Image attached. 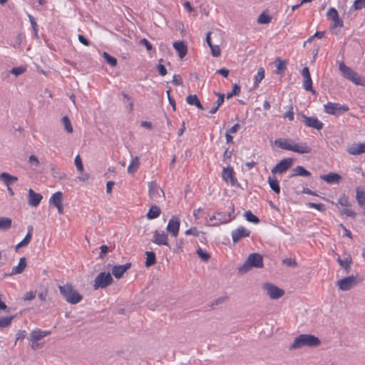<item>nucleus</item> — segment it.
Here are the masks:
<instances>
[{"label":"nucleus","instance_id":"f257e3e1","mask_svg":"<svg viewBox=\"0 0 365 365\" xmlns=\"http://www.w3.org/2000/svg\"><path fill=\"white\" fill-rule=\"evenodd\" d=\"M321 344L318 337L312 334H300L296 337L290 346V349H300L304 346L316 347Z\"/></svg>","mask_w":365,"mask_h":365},{"label":"nucleus","instance_id":"f03ea898","mask_svg":"<svg viewBox=\"0 0 365 365\" xmlns=\"http://www.w3.org/2000/svg\"><path fill=\"white\" fill-rule=\"evenodd\" d=\"M58 289L66 302L71 304H76L83 299L82 295L71 284L60 285Z\"/></svg>","mask_w":365,"mask_h":365},{"label":"nucleus","instance_id":"7ed1b4c3","mask_svg":"<svg viewBox=\"0 0 365 365\" xmlns=\"http://www.w3.org/2000/svg\"><path fill=\"white\" fill-rule=\"evenodd\" d=\"M339 69L344 78L350 81L355 85L365 86V78L361 77L351 68L346 66L343 61L339 63Z\"/></svg>","mask_w":365,"mask_h":365},{"label":"nucleus","instance_id":"20e7f679","mask_svg":"<svg viewBox=\"0 0 365 365\" xmlns=\"http://www.w3.org/2000/svg\"><path fill=\"white\" fill-rule=\"evenodd\" d=\"M348 110H349V108L345 104L328 102L324 105V111L335 116H339Z\"/></svg>","mask_w":365,"mask_h":365},{"label":"nucleus","instance_id":"39448f33","mask_svg":"<svg viewBox=\"0 0 365 365\" xmlns=\"http://www.w3.org/2000/svg\"><path fill=\"white\" fill-rule=\"evenodd\" d=\"M113 282L111 274L108 272H100L94 279L93 288L94 289L106 288L110 285Z\"/></svg>","mask_w":365,"mask_h":365},{"label":"nucleus","instance_id":"423d86ee","mask_svg":"<svg viewBox=\"0 0 365 365\" xmlns=\"http://www.w3.org/2000/svg\"><path fill=\"white\" fill-rule=\"evenodd\" d=\"M263 289L266 291L267 294L272 299H277L284 294L283 289L268 282L263 284Z\"/></svg>","mask_w":365,"mask_h":365},{"label":"nucleus","instance_id":"0eeeda50","mask_svg":"<svg viewBox=\"0 0 365 365\" xmlns=\"http://www.w3.org/2000/svg\"><path fill=\"white\" fill-rule=\"evenodd\" d=\"M300 120L303 122L306 126L315 128L318 130L322 129L323 123L321 122L318 118L315 116L308 117L304 114H300Z\"/></svg>","mask_w":365,"mask_h":365},{"label":"nucleus","instance_id":"6e6552de","mask_svg":"<svg viewBox=\"0 0 365 365\" xmlns=\"http://www.w3.org/2000/svg\"><path fill=\"white\" fill-rule=\"evenodd\" d=\"M293 164V159L291 158H284L280 160L272 169V174H282L286 172Z\"/></svg>","mask_w":365,"mask_h":365},{"label":"nucleus","instance_id":"1a4fd4ad","mask_svg":"<svg viewBox=\"0 0 365 365\" xmlns=\"http://www.w3.org/2000/svg\"><path fill=\"white\" fill-rule=\"evenodd\" d=\"M250 230L243 226H239L231 232L232 240L233 243H237L241 239L249 237L250 235Z\"/></svg>","mask_w":365,"mask_h":365},{"label":"nucleus","instance_id":"9d476101","mask_svg":"<svg viewBox=\"0 0 365 365\" xmlns=\"http://www.w3.org/2000/svg\"><path fill=\"white\" fill-rule=\"evenodd\" d=\"M356 284V277L354 275L344 277L337 281V285L342 291H348Z\"/></svg>","mask_w":365,"mask_h":365},{"label":"nucleus","instance_id":"9b49d317","mask_svg":"<svg viewBox=\"0 0 365 365\" xmlns=\"http://www.w3.org/2000/svg\"><path fill=\"white\" fill-rule=\"evenodd\" d=\"M180 221L178 217L173 216L168 221L166 230L173 237H177L180 230Z\"/></svg>","mask_w":365,"mask_h":365},{"label":"nucleus","instance_id":"f8f14e48","mask_svg":"<svg viewBox=\"0 0 365 365\" xmlns=\"http://www.w3.org/2000/svg\"><path fill=\"white\" fill-rule=\"evenodd\" d=\"M148 195L153 200H157L161 196L164 197V192L155 182L148 183Z\"/></svg>","mask_w":365,"mask_h":365},{"label":"nucleus","instance_id":"ddd939ff","mask_svg":"<svg viewBox=\"0 0 365 365\" xmlns=\"http://www.w3.org/2000/svg\"><path fill=\"white\" fill-rule=\"evenodd\" d=\"M151 241L158 245H165L169 247L168 237L164 231L155 230Z\"/></svg>","mask_w":365,"mask_h":365},{"label":"nucleus","instance_id":"4468645a","mask_svg":"<svg viewBox=\"0 0 365 365\" xmlns=\"http://www.w3.org/2000/svg\"><path fill=\"white\" fill-rule=\"evenodd\" d=\"M301 73L304 78L303 88L306 91L312 92V93H314L315 91L312 88V80L311 78L309 68H303Z\"/></svg>","mask_w":365,"mask_h":365},{"label":"nucleus","instance_id":"2eb2a0df","mask_svg":"<svg viewBox=\"0 0 365 365\" xmlns=\"http://www.w3.org/2000/svg\"><path fill=\"white\" fill-rule=\"evenodd\" d=\"M222 179L227 183H230L232 186L237 184V180L234 176L233 168L231 167L225 168L222 173Z\"/></svg>","mask_w":365,"mask_h":365},{"label":"nucleus","instance_id":"dca6fc26","mask_svg":"<svg viewBox=\"0 0 365 365\" xmlns=\"http://www.w3.org/2000/svg\"><path fill=\"white\" fill-rule=\"evenodd\" d=\"M247 260L252 267L261 268L263 267V259L258 253L250 254Z\"/></svg>","mask_w":365,"mask_h":365},{"label":"nucleus","instance_id":"f3484780","mask_svg":"<svg viewBox=\"0 0 365 365\" xmlns=\"http://www.w3.org/2000/svg\"><path fill=\"white\" fill-rule=\"evenodd\" d=\"M131 263L128 262L122 265H115L112 268V274L117 279L122 277L123 274L130 268Z\"/></svg>","mask_w":365,"mask_h":365},{"label":"nucleus","instance_id":"a211bd4d","mask_svg":"<svg viewBox=\"0 0 365 365\" xmlns=\"http://www.w3.org/2000/svg\"><path fill=\"white\" fill-rule=\"evenodd\" d=\"M217 222H212L211 226L218 227L221 225L227 224L234 220V217H227V213L220 211H216Z\"/></svg>","mask_w":365,"mask_h":365},{"label":"nucleus","instance_id":"6ab92c4d","mask_svg":"<svg viewBox=\"0 0 365 365\" xmlns=\"http://www.w3.org/2000/svg\"><path fill=\"white\" fill-rule=\"evenodd\" d=\"M42 198L43 197L40 193H36L32 189H29L28 201L29 205L37 207L40 204Z\"/></svg>","mask_w":365,"mask_h":365},{"label":"nucleus","instance_id":"aec40b11","mask_svg":"<svg viewBox=\"0 0 365 365\" xmlns=\"http://www.w3.org/2000/svg\"><path fill=\"white\" fill-rule=\"evenodd\" d=\"M51 334L49 331L34 330L30 333L29 340L31 342H37L42 338Z\"/></svg>","mask_w":365,"mask_h":365},{"label":"nucleus","instance_id":"412c9836","mask_svg":"<svg viewBox=\"0 0 365 365\" xmlns=\"http://www.w3.org/2000/svg\"><path fill=\"white\" fill-rule=\"evenodd\" d=\"M349 154L352 155H358L365 153V142L359 144L351 145L347 150Z\"/></svg>","mask_w":365,"mask_h":365},{"label":"nucleus","instance_id":"4be33fe9","mask_svg":"<svg viewBox=\"0 0 365 365\" xmlns=\"http://www.w3.org/2000/svg\"><path fill=\"white\" fill-rule=\"evenodd\" d=\"M320 178L329 184H338L341 180V175L335 173H329L327 175H321Z\"/></svg>","mask_w":365,"mask_h":365},{"label":"nucleus","instance_id":"5701e85b","mask_svg":"<svg viewBox=\"0 0 365 365\" xmlns=\"http://www.w3.org/2000/svg\"><path fill=\"white\" fill-rule=\"evenodd\" d=\"M292 151L299 154L310 153L312 148L306 143H293Z\"/></svg>","mask_w":365,"mask_h":365},{"label":"nucleus","instance_id":"b1692460","mask_svg":"<svg viewBox=\"0 0 365 365\" xmlns=\"http://www.w3.org/2000/svg\"><path fill=\"white\" fill-rule=\"evenodd\" d=\"M174 48L178 51V56L182 58L185 56L187 52V45L182 41H175L173 43Z\"/></svg>","mask_w":365,"mask_h":365},{"label":"nucleus","instance_id":"393cba45","mask_svg":"<svg viewBox=\"0 0 365 365\" xmlns=\"http://www.w3.org/2000/svg\"><path fill=\"white\" fill-rule=\"evenodd\" d=\"M274 144L281 149L292 151L293 144L289 139L278 138L274 140Z\"/></svg>","mask_w":365,"mask_h":365},{"label":"nucleus","instance_id":"a878e982","mask_svg":"<svg viewBox=\"0 0 365 365\" xmlns=\"http://www.w3.org/2000/svg\"><path fill=\"white\" fill-rule=\"evenodd\" d=\"M26 266V257H21L19 259V264L16 266H14L12 268L11 272L9 273V276H12L17 274H21L24 272L25 267Z\"/></svg>","mask_w":365,"mask_h":365},{"label":"nucleus","instance_id":"bb28decb","mask_svg":"<svg viewBox=\"0 0 365 365\" xmlns=\"http://www.w3.org/2000/svg\"><path fill=\"white\" fill-rule=\"evenodd\" d=\"M0 180L7 186L11 185L13 183L18 180V178L11 175L7 173H2L0 174Z\"/></svg>","mask_w":365,"mask_h":365},{"label":"nucleus","instance_id":"cd10ccee","mask_svg":"<svg viewBox=\"0 0 365 365\" xmlns=\"http://www.w3.org/2000/svg\"><path fill=\"white\" fill-rule=\"evenodd\" d=\"M336 261L344 269L345 272L348 273L351 269V264L352 262V259L350 257H347L344 259H341L339 256L336 258Z\"/></svg>","mask_w":365,"mask_h":365},{"label":"nucleus","instance_id":"c85d7f7f","mask_svg":"<svg viewBox=\"0 0 365 365\" xmlns=\"http://www.w3.org/2000/svg\"><path fill=\"white\" fill-rule=\"evenodd\" d=\"M63 201V193L61 191L56 192L53 193L49 199L50 205H53L54 207L62 204Z\"/></svg>","mask_w":365,"mask_h":365},{"label":"nucleus","instance_id":"c756f323","mask_svg":"<svg viewBox=\"0 0 365 365\" xmlns=\"http://www.w3.org/2000/svg\"><path fill=\"white\" fill-rule=\"evenodd\" d=\"M294 173L290 175V178L294 176H303V177H309L311 176V173L306 170L303 166L298 165L293 169Z\"/></svg>","mask_w":365,"mask_h":365},{"label":"nucleus","instance_id":"7c9ffc66","mask_svg":"<svg viewBox=\"0 0 365 365\" xmlns=\"http://www.w3.org/2000/svg\"><path fill=\"white\" fill-rule=\"evenodd\" d=\"M160 213H161V210L158 206L152 205L150 207L148 213L146 214V217L148 220H153V219L158 218L160 216Z\"/></svg>","mask_w":365,"mask_h":365},{"label":"nucleus","instance_id":"2f4dec72","mask_svg":"<svg viewBox=\"0 0 365 365\" xmlns=\"http://www.w3.org/2000/svg\"><path fill=\"white\" fill-rule=\"evenodd\" d=\"M186 102L190 106H195L197 108L204 110V107L195 94L187 96L186 98Z\"/></svg>","mask_w":365,"mask_h":365},{"label":"nucleus","instance_id":"473e14b6","mask_svg":"<svg viewBox=\"0 0 365 365\" xmlns=\"http://www.w3.org/2000/svg\"><path fill=\"white\" fill-rule=\"evenodd\" d=\"M12 225V220L9 217H0V230H9Z\"/></svg>","mask_w":365,"mask_h":365},{"label":"nucleus","instance_id":"72a5a7b5","mask_svg":"<svg viewBox=\"0 0 365 365\" xmlns=\"http://www.w3.org/2000/svg\"><path fill=\"white\" fill-rule=\"evenodd\" d=\"M139 165H140L139 159L136 156L131 160V161L128 167V170H127L128 173L129 174H134L138 169Z\"/></svg>","mask_w":365,"mask_h":365},{"label":"nucleus","instance_id":"f704fd0d","mask_svg":"<svg viewBox=\"0 0 365 365\" xmlns=\"http://www.w3.org/2000/svg\"><path fill=\"white\" fill-rule=\"evenodd\" d=\"M287 61L285 60H281L277 58L275 61V66L277 68V73L279 74L284 73L287 69Z\"/></svg>","mask_w":365,"mask_h":365},{"label":"nucleus","instance_id":"c9c22d12","mask_svg":"<svg viewBox=\"0 0 365 365\" xmlns=\"http://www.w3.org/2000/svg\"><path fill=\"white\" fill-rule=\"evenodd\" d=\"M267 182L269 185L270 188L277 194L280 192V187L279 185V181L276 178L269 177Z\"/></svg>","mask_w":365,"mask_h":365},{"label":"nucleus","instance_id":"e433bc0d","mask_svg":"<svg viewBox=\"0 0 365 365\" xmlns=\"http://www.w3.org/2000/svg\"><path fill=\"white\" fill-rule=\"evenodd\" d=\"M146 260H145V267H149L156 262V257L155 254L152 251H147L145 252Z\"/></svg>","mask_w":365,"mask_h":365},{"label":"nucleus","instance_id":"4c0bfd02","mask_svg":"<svg viewBox=\"0 0 365 365\" xmlns=\"http://www.w3.org/2000/svg\"><path fill=\"white\" fill-rule=\"evenodd\" d=\"M356 199L358 204L362 207L365 204V191L357 187L356 190Z\"/></svg>","mask_w":365,"mask_h":365},{"label":"nucleus","instance_id":"58836bf2","mask_svg":"<svg viewBox=\"0 0 365 365\" xmlns=\"http://www.w3.org/2000/svg\"><path fill=\"white\" fill-rule=\"evenodd\" d=\"M215 94L218 96V99L215 102V106H214L210 110V113L214 114L217 112L219 107L223 103L225 99V95L220 93H215Z\"/></svg>","mask_w":365,"mask_h":365},{"label":"nucleus","instance_id":"ea45409f","mask_svg":"<svg viewBox=\"0 0 365 365\" xmlns=\"http://www.w3.org/2000/svg\"><path fill=\"white\" fill-rule=\"evenodd\" d=\"M244 216L246 218V220L250 222L257 224L259 222V218L257 216H255L250 210L246 211L244 214Z\"/></svg>","mask_w":365,"mask_h":365},{"label":"nucleus","instance_id":"a19ab883","mask_svg":"<svg viewBox=\"0 0 365 365\" xmlns=\"http://www.w3.org/2000/svg\"><path fill=\"white\" fill-rule=\"evenodd\" d=\"M264 70L263 68H259L257 70V73L255 76L254 85L255 86H257L259 85V83L262 81V80L264 78Z\"/></svg>","mask_w":365,"mask_h":365},{"label":"nucleus","instance_id":"79ce46f5","mask_svg":"<svg viewBox=\"0 0 365 365\" xmlns=\"http://www.w3.org/2000/svg\"><path fill=\"white\" fill-rule=\"evenodd\" d=\"M103 56L108 64L111 66L112 67H115L117 65V60L115 58L111 56L107 52H103Z\"/></svg>","mask_w":365,"mask_h":365},{"label":"nucleus","instance_id":"37998d69","mask_svg":"<svg viewBox=\"0 0 365 365\" xmlns=\"http://www.w3.org/2000/svg\"><path fill=\"white\" fill-rule=\"evenodd\" d=\"M196 252L198 257L204 262H207L210 258V254L202 248H198Z\"/></svg>","mask_w":365,"mask_h":365},{"label":"nucleus","instance_id":"c03bdc74","mask_svg":"<svg viewBox=\"0 0 365 365\" xmlns=\"http://www.w3.org/2000/svg\"><path fill=\"white\" fill-rule=\"evenodd\" d=\"M272 17L267 14L265 12H262L257 19V23L261 24H269L271 21Z\"/></svg>","mask_w":365,"mask_h":365},{"label":"nucleus","instance_id":"a18cd8bd","mask_svg":"<svg viewBox=\"0 0 365 365\" xmlns=\"http://www.w3.org/2000/svg\"><path fill=\"white\" fill-rule=\"evenodd\" d=\"M252 267L250 264L247 260H246L241 266H240L237 269L238 273L240 274H244L249 272Z\"/></svg>","mask_w":365,"mask_h":365},{"label":"nucleus","instance_id":"49530a36","mask_svg":"<svg viewBox=\"0 0 365 365\" xmlns=\"http://www.w3.org/2000/svg\"><path fill=\"white\" fill-rule=\"evenodd\" d=\"M62 123L64 125V128L67 133H71L73 132V127L71 125V121L68 116L65 115L62 118Z\"/></svg>","mask_w":365,"mask_h":365},{"label":"nucleus","instance_id":"de8ad7c7","mask_svg":"<svg viewBox=\"0 0 365 365\" xmlns=\"http://www.w3.org/2000/svg\"><path fill=\"white\" fill-rule=\"evenodd\" d=\"M123 103L125 104V107L128 108L129 111L131 112L133 110V103L131 101L130 97L127 94L123 93Z\"/></svg>","mask_w":365,"mask_h":365},{"label":"nucleus","instance_id":"09e8293b","mask_svg":"<svg viewBox=\"0 0 365 365\" xmlns=\"http://www.w3.org/2000/svg\"><path fill=\"white\" fill-rule=\"evenodd\" d=\"M13 319V316L0 317V327L4 328L9 327L11 324Z\"/></svg>","mask_w":365,"mask_h":365},{"label":"nucleus","instance_id":"8fccbe9b","mask_svg":"<svg viewBox=\"0 0 365 365\" xmlns=\"http://www.w3.org/2000/svg\"><path fill=\"white\" fill-rule=\"evenodd\" d=\"M327 16L329 18L331 19L333 21H339V14L337 11L334 8H330L327 12Z\"/></svg>","mask_w":365,"mask_h":365},{"label":"nucleus","instance_id":"3c124183","mask_svg":"<svg viewBox=\"0 0 365 365\" xmlns=\"http://www.w3.org/2000/svg\"><path fill=\"white\" fill-rule=\"evenodd\" d=\"M307 206L309 208H314L320 212L325 210V206L322 203L308 202L307 203Z\"/></svg>","mask_w":365,"mask_h":365},{"label":"nucleus","instance_id":"603ef678","mask_svg":"<svg viewBox=\"0 0 365 365\" xmlns=\"http://www.w3.org/2000/svg\"><path fill=\"white\" fill-rule=\"evenodd\" d=\"M185 234L186 235H193V236H195V237H198L200 235V234H202V235H205L204 232H200L197 227H190V229L187 230L185 232Z\"/></svg>","mask_w":365,"mask_h":365},{"label":"nucleus","instance_id":"864d4df0","mask_svg":"<svg viewBox=\"0 0 365 365\" xmlns=\"http://www.w3.org/2000/svg\"><path fill=\"white\" fill-rule=\"evenodd\" d=\"M241 91L240 86L237 84H234L232 86V90L230 93L227 94V98H230L234 96H237L240 94Z\"/></svg>","mask_w":365,"mask_h":365},{"label":"nucleus","instance_id":"5fc2aeb1","mask_svg":"<svg viewBox=\"0 0 365 365\" xmlns=\"http://www.w3.org/2000/svg\"><path fill=\"white\" fill-rule=\"evenodd\" d=\"M338 203L340 204L341 206H344V207L350 206V202H349V198L344 194L341 195L339 197V198L338 199Z\"/></svg>","mask_w":365,"mask_h":365},{"label":"nucleus","instance_id":"6e6d98bb","mask_svg":"<svg viewBox=\"0 0 365 365\" xmlns=\"http://www.w3.org/2000/svg\"><path fill=\"white\" fill-rule=\"evenodd\" d=\"M26 71V68L25 66H19L14 67L11 70V73L18 76L22 73H24Z\"/></svg>","mask_w":365,"mask_h":365},{"label":"nucleus","instance_id":"4d7b16f0","mask_svg":"<svg viewBox=\"0 0 365 365\" xmlns=\"http://www.w3.org/2000/svg\"><path fill=\"white\" fill-rule=\"evenodd\" d=\"M31 240L29 236H25L24 238L16 245L15 250L17 251L19 248L27 246Z\"/></svg>","mask_w":365,"mask_h":365},{"label":"nucleus","instance_id":"13d9d810","mask_svg":"<svg viewBox=\"0 0 365 365\" xmlns=\"http://www.w3.org/2000/svg\"><path fill=\"white\" fill-rule=\"evenodd\" d=\"M282 264L287 265L290 267H295L297 265V263L295 259L291 257H287L282 260Z\"/></svg>","mask_w":365,"mask_h":365},{"label":"nucleus","instance_id":"bf43d9fd","mask_svg":"<svg viewBox=\"0 0 365 365\" xmlns=\"http://www.w3.org/2000/svg\"><path fill=\"white\" fill-rule=\"evenodd\" d=\"M365 7V0H355L352 8L355 10H360Z\"/></svg>","mask_w":365,"mask_h":365},{"label":"nucleus","instance_id":"052dcab7","mask_svg":"<svg viewBox=\"0 0 365 365\" xmlns=\"http://www.w3.org/2000/svg\"><path fill=\"white\" fill-rule=\"evenodd\" d=\"M210 48L211 53H212V56L218 57V56H220L221 51H220V48L219 46L213 44Z\"/></svg>","mask_w":365,"mask_h":365},{"label":"nucleus","instance_id":"680f3d73","mask_svg":"<svg viewBox=\"0 0 365 365\" xmlns=\"http://www.w3.org/2000/svg\"><path fill=\"white\" fill-rule=\"evenodd\" d=\"M29 163L31 165H34L35 167H38L40 165V162H39L38 158L34 155H31L29 156Z\"/></svg>","mask_w":365,"mask_h":365},{"label":"nucleus","instance_id":"e2e57ef3","mask_svg":"<svg viewBox=\"0 0 365 365\" xmlns=\"http://www.w3.org/2000/svg\"><path fill=\"white\" fill-rule=\"evenodd\" d=\"M75 165L78 171L82 172L83 170V165L79 155L75 158Z\"/></svg>","mask_w":365,"mask_h":365},{"label":"nucleus","instance_id":"0e129e2a","mask_svg":"<svg viewBox=\"0 0 365 365\" xmlns=\"http://www.w3.org/2000/svg\"><path fill=\"white\" fill-rule=\"evenodd\" d=\"M140 44L142 46H145L146 49L148 51H151L153 48V46L150 43L149 41H148L146 38H142L140 40Z\"/></svg>","mask_w":365,"mask_h":365},{"label":"nucleus","instance_id":"69168bd1","mask_svg":"<svg viewBox=\"0 0 365 365\" xmlns=\"http://www.w3.org/2000/svg\"><path fill=\"white\" fill-rule=\"evenodd\" d=\"M294 116L293 107L291 106L289 110L284 114V118H288L289 120H293Z\"/></svg>","mask_w":365,"mask_h":365},{"label":"nucleus","instance_id":"338daca9","mask_svg":"<svg viewBox=\"0 0 365 365\" xmlns=\"http://www.w3.org/2000/svg\"><path fill=\"white\" fill-rule=\"evenodd\" d=\"M227 299V297H219L217 299H216L215 300H214L212 304H211V307H215V306H217L223 302H225Z\"/></svg>","mask_w":365,"mask_h":365},{"label":"nucleus","instance_id":"774afa93","mask_svg":"<svg viewBox=\"0 0 365 365\" xmlns=\"http://www.w3.org/2000/svg\"><path fill=\"white\" fill-rule=\"evenodd\" d=\"M157 69L160 76H164L166 75L167 70L164 65L159 63L157 66Z\"/></svg>","mask_w":365,"mask_h":365}]
</instances>
